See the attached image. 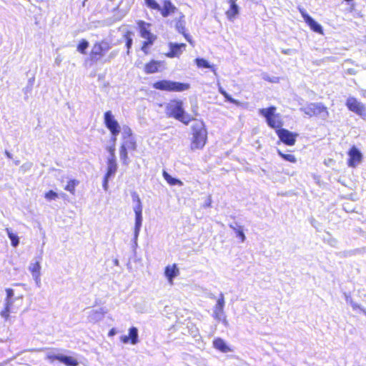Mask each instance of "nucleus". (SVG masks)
<instances>
[{"mask_svg": "<svg viewBox=\"0 0 366 366\" xmlns=\"http://www.w3.org/2000/svg\"><path fill=\"white\" fill-rule=\"evenodd\" d=\"M197 66L199 68L210 69L214 74H216V68L214 65L210 64L206 59L202 58H197L195 59Z\"/></svg>", "mask_w": 366, "mask_h": 366, "instance_id": "obj_26", "label": "nucleus"}, {"mask_svg": "<svg viewBox=\"0 0 366 366\" xmlns=\"http://www.w3.org/2000/svg\"><path fill=\"white\" fill-rule=\"evenodd\" d=\"M5 154L8 158L11 159L12 157L11 154L9 152L6 151Z\"/></svg>", "mask_w": 366, "mask_h": 366, "instance_id": "obj_54", "label": "nucleus"}, {"mask_svg": "<svg viewBox=\"0 0 366 366\" xmlns=\"http://www.w3.org/2000/svg\"><path fill=\"white\" fill-rule=\"evenodd\" d=\"M276 133L280 141L288 146H293L296 142L297 134L292 133L285 129H277Z\"/></svg>", "mask_w": 366, "mask_h": 366, "instance_id": "obj_13", "label": "nucleus"}, {"mask_svg": "<svg viewBox=\"0 0 366 366\" xmlns=\"http://www.w3.org/2000/svg\"><path fill=\"white\" fill-rule=\"evenodd\" d=\"M229 227L236 232L237 236L241 239L242 242H244L246 237L242 226L237 225V224L235 225L231 224H229Z\"/></svg>", "mask_w": 366, "mask_h": 366, "instance_id": "obj_30", "label": "nucleus"}, {"mask_svg": "<svg viewBox=\"0 0 366 366\" xmlns=\"http://www.w3.org/2000/svg\"><path fill=\"white\" fill-rule=\"evenodd\" d=\"M120 340L124 344L130 342L132 345H137L139 342V332L136 327H132L129 329L128 335H122Z\"/></svg>", "mask_w": 366, "mask_h": 366, "instance_id": "obj_15", "label": "nucleus"}, {"mask_svg": "<svg viewBox=\"0 0 366 366\" xmlns=\"http://www.w3.org/2000/svg\"><path fill=\"white\" fill-rule=\"evenodd\" d=\"M145 1V4L146 5L152 9H154V10H160V6L159 4L155 1V0H144Z\"/></svg>", "mask_w": 366, "mask_h": 366, "instance_id": "obj_39", "label": "nucleus"}, {"mask_svg": "<svg viewBox=\"0 0 366 366\" xmlns=\"http://www.w3.org/2000/svg\"><path fill=\"white\" fill-rule=\"evenodd\" d=\"M360 310H362L364 312V313L366 315V311L365 310H362V308Z\"/></svg>", "mask_w": 366, "mask_h": 366, "instance_id": "obj_56", "label": "nucleus"}, {"mask_svg": "<svg viewBox=\"0 0 366 366\" xmlns=\"http://www.w3.org/2000/svg\"><path fill=\"white\" fill-rule=\"evenodd\" d=\"M282 53L285 54H292V50L290 49L282 50Z\"/></svg>", "mask_w": 366, "mask_h": 366, "instance_id": "obj_53", "label": "nucleus"}, {"mask_svg": "<svg viewBox=\"0 0 366 366\" xmlns=\"http://www.w3.org/2000/svg\"><path fill=\"white\" fill-rule=\"evenodd\" d=\"M117 170V164L113 162H107V171L105 174L107 177H113Z\"/></svg>", "mask_w": 366, "mask_h": 366, "instance_id": "obj_32", "label": "nucleus"}, {"mask_svg": "<svg viewBox=\"0 0 366 366\" xmlns=\"http://www.w3.org/2000/svg\"><path fill=\"white\" fill-rule=\"evenodd\" d=\"M346 106L351 112H355L360 117L366 115V109L365 105L355 97H349L347 99Z\"/></svg>", "mask_w": 366, "mask_h": 366, "instance_id": "obj_12", "label": "nucleus"}, {"mask_svg": "<svg viewBox=\"0 0 366 366\" xmlns=\"http://www.w3.org/2000/svg\"><path fill=\"white\" fill-rule=\"evenodd\" d=\"M211 204H212V199H211V197H209L207 199V201L205 202V203L204 204V207H211Z\"/></svg>", "mask_w": 366, "mask_h": 366, "instance_id": "obj_50", "label": "nucleus"}, {"mask_svg": "<svg viewBox=\"0 0 366 366\" xmlns=\"http://www.w3.org/2000/svg\"><path fill=\"white\" fill-rule=\"evenodd\" d=\"M275 111L276 107H270L259 109V113L266 119L267 124L271 128L279 129L282 126V122L281 116L279 114H275Z\"/></svg>", "mask_w": 366, "mask_h": 366, "instance_id": "obj_5", "label": "nucleus"}, {"mask_svg": "<svg viewBox=\"0 0 366 366\" xmlns=\"http://www.w3.org/2000/svg\"><path fill=\"white\" fill-rule=\"evenodd\" d=\"M219 92L220 94H222L226 99L233 104H239V102L234 99H233L227 92L222 87L219 86Z\"/></svg>", "mask_w": 366, "mask_h": 366, "instance_id": "obj_36", "label": "nucleus"}, {"mask_svg": "<svg viewBox=\"0 0 366 366\" xmlns=\"http://www.w3.org/2000/svg\"><path fill=\"white\" fill-rule=\"evenodd\" d=\"M300 110L309 117L319 115L322 119H326L329 116L327 108L321 103H310L300 108Z\"/></svg>", "mask_w": 366, "mask_h": 366, "instance_id": "obj_8", "label": "nucleus"}, {"mask_svg": "<svg viewBox=\"0 0 366 366\" xmlns=\"http://www.w3.org/2000/svg\"><path fill=\"white\" fill-rule=\"evenodd\" d=\"M350 157L348 166L351 167H355L358 164L360 163L362 159L361 152L355 147H352L348 152Z\"/></svg>", "mask_w": 366, "mask_h": 366, "instance_id": "obj_18", "label": "nucleus"}, {"mask_svg": "<svg viewBox=\"0 0 366 366\" xmlns=\"http://www.w3.org/2000/svg\"><path fill=\"white\" fill-rule=\"evenodd\" d=\"M177 9L174 5L172 4L169 0H164L163 4V7L160 6V10H159L162 16L167 17L169 14H173L177 11Z\"/></svg>", "mask_w": 366, "mask_h": 366, "instance_id": "obj_19", "label": "nucleus"}, {"mask_svg": "<svg viewBox=\"0 0 366 366\" xmlns=\"http://www.w3.org/2000/svg\"><path fill=\"white\" fill-rule=\"evenodd\" d=\"M132 44V39L130 38H128L127 41V44H126L128 49H129V48L131 47Z\"/></svg>", "mask_w": 366, "mask_h": 366, "instance_id": "obj_52", "label": "nucleus"}, {"mask_svg": "<svg viewBox=\"0 0 366 366\" xmlns=\"http://www.w3.org/2000/svg\"><path fill=\"white\" fill-rule=\"evenodd\" d=\"M110 49L111 45L107 41L97 42L92 49L91 57L92 59L97 61Z\"/></svg>", "mask_w": 366, "mask_h": 366, "instance_id": "obj_10", "label": "nucleus"}, {"mask_svg": "<svg viewBox=\"0 0 366 366\" xmlns=\"http://www.w3.org/2000/svg\"><path fill=\"white\" fill-rule=\"evenodd\" d=\"M34 79H30L29 80V86L26 87V92H30L31 90V87L34 84Z\"/></svg>", "mask_w": 366, "mask_h": 366, "instance_id": "obj_49", "label": "nucleus"}, {"mask_svg": "<svg viewBox=\"0 0 366 366\" xmlns=\"http://www.w3.org/2000/svg\"><path fill=\"white\" fill-rule=\"evenodd\" d=\"M207 140V131L203 122H195L192 126L191 149H202Z\"/></svg>", "mask_w": 366, "mask_h": 366, "instance_id": "obj_2", "label": "nucleus"}, {"mask_svg": "<svg viewBox=\"0 0 366 366\" xmlns=\"http://www.w3.org/2000/svg\"><path fill=\"white\" fill-rule=\"evenodd\" d=\"M163 64L164 63L162 61L152 60L145 65L144 71L147 74L155 73L163 66Z\"/></svg>", "mask_w": 366, "mask_h": 366, "instance_id": "obj_23", "label": "nucleus"}, {"mask_svg": "<svg viewBox=\"0 0 366 366\" xmlns=\"http://www.w3.org/2000/svg\"><path fill=\"white\" fill-rule=\"evenodd\" d=\"M263 79L266 81H268L272 82V83H277L279 81V78L277 76L269 77L267 75H264Z\"/></svg>", "mask_w": 366, "mask_h": 366, "instance_id": "obj_44", "label": "nucleus"}, {"mask_svg": "<svg viewBox=\"0 0 366 366\" xmlns=\"http://www.w3.org/2000/svg\"><path fill=\"white\" fill-rule=\"evenodd\" d=\"M298 10L300 12L305 23L312 31L320 34H323V29L320 24H319L310 16H309L303 8L299 7Z\"/></svg>", "mask_w": 366, "mask_h": 366, "instance_id": "obj_14", "label": "nucleus"}, {"mask_svg": "<svg viewBox=\"0 0 366 366\" xmlns=\"http://www.w3.org/2000/svg\"><path fill=\"white\" fill-rule=\"evenodd\" d=\"M137 24L139 29L140 35L142 38L145 39L142 46V50L145 54H147L148 46L153 44L154 40L156 39V36L150 32L149 24L146 23L143 21H139Z\"/></svg>", "mask_w": 366, "mask_h": 366, "instance_id": "obj_7", "label": "nucleus"}, {"mask_svg": "<svg viewBox=\"0 0 366 366\" xmlns=\"http://www.w3.org/2000/svg\"><path fill=\"white\" fill-rule=\"evenodd\" d=\"M11 305H6L5 304V308L4 310L1 312V316L5 319H7L9 316V312L11 311L10 307Z\"/></svg>", "mask_w": 366, "mask_h": 366, "instance_id": "obj_43", "label": "nucleus"}, {"mask_svg": "<svg viewBox=\"0 0 366 366\" xmlns=\"http://www.w3.org/2000/svg\"><path fill=\"white\" fill-rule=\"evenodd\" d=\"M88 41L85 39H82L77 46V51L81 54H85L86 49L88 48Z\"/></svg>", "mask_w": 366, "mask_h": 366, "instance_id": "obj_38", "label": "nucleus"}, {"mask_svg": "<svg viewBox=\"0 0 366 366\" xmlns=\"http://www.w3.org/2000/svg\"><path fill=\"white\" fill-rule=\"evenodd\" d=\"M60 362L66 366H77L79 362L76 358L71 356H66L62 354Z\"/></svg>", "mask_w": 366, "mask_h": 366, "instance_id": "obj_27", "label": "nucleus"}, {"mask_svg": "<svg viewBox=\"0 0 366 366\" xmlns=\"http://www.w3.org/2000/svg\"><path fill=\"white\" fill-rule=\"evenodd\" d=\"M277 154L280 157H281L284 160L287 161L291 163H296L297 158L295 155L292 154H284L281 150L277 149Z\"/></svg>", "mask_w": 366, "mask_h": 366, "instance_id": "obj_33", "label": "nucleus"}, {"mask_svg": "<svg viewBox=\"0 0 366 366\" xmlns=\"http://www.w3.org/2000/svg\"><path fill=\"white\" fill-rule=\"evenodd\" d=\"M32 167V162H26L20 167L19 172H21L22 174H25L26 172L30 171Z\"/></svg>", "mask_w": 366, "mask_h": 366, "instance_id": "obj_40", "label": "nucleus"}, {"mask_svg": "<svg viewBox=\"0 0 366 366\" xmlns=\"http://www.w3.org/2000/svg\"><path fill=\"white\" fill-rule=\"evenodd\" d=\"M79 184V182L76 179H71L67 182L64 189L69 192L71 194H75V188Z\"/></svg>", "mask_w": 366, "mask_h": 366, "instance_id": "obj_31", "label": "nucleus"}, {"mask_svg": "<svg viewBox=\"0 0 366 366\" xmlns=\"http://www.w3.org/2000/svg\"><path fill=\"white\" fill-rule=\"evenodd\" d=\"M115 55H116V53H114V52H112V53L111 54V56H112V57H113V56H114Z\"/></svg>", "mask_w": 366, "mask_h": 366, "instance_id": "obj_55", "label": "nucleus"}, {"mask_svg": "<svg viewBox=\"0 0 366 366\" xmlns=\"http://www.w3.org/2000/svg\"><path fill=\"white\" fill-rule=\"evenodd\" d=\"M111 177H107L104 176V182H103V188L105 191L108 190V183H109V179Z\"/></svg>", "mask_w": 366, "mask_h": 366, "instance_id": "obj_46", "label": "nucleus"}, {"mask_svg": "<svg viewBox=\"0 0 366 366\" xmlns=\"http://www.w3.org/2000/svg\"><path fill=\"white\" fill-rule=\"evenodd\" d=\"M179 274V269L176 264H168L164 269V276L170 285L174 284V279Z\"/></svg>", "mask_w": 366, "mask_h": 366, "instance_id": "obj_17", "label": "nucleus"}, {"mask_svg": "<svg viewBox=\"0 0 366 366\" xmlns=\"http://www.w3.org/2000/svg\"><path fill=\"white\" fill-rule=\"evenodd\" d=\"M122 141L119 149V157L122 164L127 166L129 164L128 152L137 149V142L132 134V129L127 125L122 128Z\"/></svg>", "mask_w": 366, "mask_h": 366, "instance_id": "obj_1", "label": "nucleus"}, {"mask_svg": "<svg viewBox=\"0 0 366 366\" xmlns=\"http://www.w3.org/2000/svg\"><path fill=\"white\" fill-rule=\"evenodd\" d=\"M58 197H59L58 194L52 190L47 192L44 194V197L48 201L55 200L58 198Z\"/></svg>", "mask_w": 366, "mask_h": 366, "instance_id": "obj_42", "label": "nucleus"}, {"mask_svg": "<svg viewBox=\"0 0 366 366\" xmlns=\"http://www.w3.org/2000/svg\"><path fill=\"white\" fill-rule=\"evenodd\" d=\"M6 230L8 237L11 242V245L14 247H17L19 243V237L16 234H14L10 229L6 228Z\"/></svg>", "mask_w": 366, "mask_h": 366, "instance_id": "obj_34", "label": "nucleus"}, {"mask_svg": "<svg viewBox=\"0 0 366 366\" xmlns=\"http://www.w3.org/2000/svg\"><path fill=\"white\" fill-rule=\"evenodd\" d=\"M176 29L177 30L182 34L184 35V36L185 37V39L190 43V44H192V41L189 36V34H186L185 31H184V21L182 20H179L177 24H176Z\"/></svg>", "mask_w": 366, "mask_h": 366, "instance_id": "obj_28", "label": "nucleus"}, {"mask_svg": "<svg viewBox=\"0 0 366 366\" xmlns=\"http://www.w3.org/2000/svg\"><path fill=\"white\" fill-rule=\"evenodd\" d=\"M61 61H62V58H61V56L60 55L57 56L55 58L54 63L57 66H59L61 64Z\"/></svg>", "mask_w": 366, "mask_h": 366, "instance_id": "obj_48", "label": "nucleus"}, {"mask_svg": "<svg viewBox=\"0 0 366 366\" xmlns=\"http://www.w3.org/2000/svg\"><path fill=\"white\" fill-rule=\"evenodd\" d=\"M225 300L223 293H220L217 299V302L213 308V317L219 322L227 323L226 315L224 312Z\"/></svg>", "mask_w": 366, "mask_h": 366, "instance_id": "obj_9", "label": "nucleus"}, {"mask_svg": "<svg viewBox=\"0 0 366 366\" xmlns=\"http://www.w3.org/2000/svg\"><path fill=\"white\" fill-rule=\"evenodd\" d=\"M61 355H62L61 353H59V352H57L55 351H51L46 354V359L50 362H53L54 360H59L60 362V360H61L60 357H61Z\"/></svg>", "mask_w": 366, "mask_h": 366, "instance_id": "obj_35", "label": "nucleus"}, {"mask_svg": "<svg viewBox=\"0 0 366 366\" xmlns=\"http://www.w3.org/2000/svg\"><path fill=\"white\" fill-rule=\"evenodd\" d=\"M169 51L165 54L169 58L179 57L182 52L185 50V44H177L169 42L168 44Z\"/></svg>", "mask_w": 366, "mask_h": 366, "instance_id": "obj_16", "label": "nucleus"}, {"mask_svg": "<svg viewBox=\"0 0 366 366\" xmlns=\"http://www.w3.org/2000/svg\"><path fill=\"white\" fill-rule=\"evenodd\" d=\"M29 271L38 287L41 286V258H35L29 265Z\"/></svg>", "mask_w": 366, "mask_h": 366, "instance_id": "obj_11", "label": "nucleus"}, {"mask_svg": "<svg viewBox=\"0 0 366 366\" xmlns=\"http://www.w3.org/2000/svg\"><path fill=\"white\" fill-rule=\"evenodd\" d=\"M104 312L102 309L99 310H90L87 312V320L90 322H97L100 321L104 317Z\"/></svg>", "mask_w": 366, "mask_h": 366, "instance_id": "obj_20", "label": "nucleus"}, {"mask_svg": "<svg viewBox=\"0 0 366 366\" xmlns=\"http://www.w3.org/2000/svg\"><path fill=\"white\" fill-rule=\"evenodd\" d=\"M236 1L237 0H228L230 7L226 11V16L230 21H233L239 14V6L237 5Z\"/></svg>", "mask_w": 366, "mask_h": 366, "instance_id": "obj_21", "label": "nucleus"}, {"mask_svg": "<svg viewBox=\"0 0 366 366\" xmlns=\"http://www.w3.org/2000/svg\"><path fill=\"white\" fill-rule=\"evenodd\" d=\"M117 334V330L115 328H112L109 332V336L112 337Z\"/></svg>", "mask_w": 366, "mask_h": 366, "instance_id": "obj_51", "label": "nucleus"}, {"mask_svg": "<svg viewBox=\"0 0 366 366\" xmlns=\"http://www.w3.org/2000/svg\"><path fill=\"white\" fill-rule=\"evenodd\" d=\"M166 114L168 117H172L182 122L184 124H188L191 120V117L186 114L182 107V102L180 101H171L166 107Z\"/></svg>", "mask_w": 366, "mask_h": 366, "instance_id": "obj_3", "label": "nucleus"}, {"mask_svg": "<svg viewBox=\"0 0 366 366\" xmlns=\"http://www.w3.org/2000/svg\"><path fill=\"white\" fill-rule=\"evenodd\" d=\"M345 297L347 303L350 304L353 310L361 309L360 305L355 302L350 295L345 293Z\"/></svg>", "mask_w": 366, "mask_h": 366, "instance_id": "obj_37", "label": "nucleus"}, {"mask_svg": "<svg viewBox=\"0 0 366 366\" xmlns=\"http://www.w3.org/2000/svg\"><path fill=\"white\" fill-rule=\"evenodd\" d=\"M107 150L109 154L115 153V142H113V144L112 146L107 147Z\"/></svg>", "mask_w": 366, "mask_h": 366, "instance_id": "obj_47", "label": "nucleus"}, {"mask_svg": "<svg viewBox=\"0 0 366 366\" xmlns=\"http://www.w3.org/2000/svg\"><path fill=\"white\" fill-rule=\"evenodd\" d=\"M107 162L117 163L115 153L109 154V156L107 158Z\"/></svg>", "mask_w": 366, "mask_h": 366, "instance_id": "obj_45", "label": "nucleus"}, {"mask_svg": "<svg viewBox=\"0 0 366 366\" xmlns=\"http://www.w3.org/2000/svg\"><path fill=\"white\" fill-rule=\"evenodd\" d=\"M153 87L162 91L183 92L189 88V84L171 80H161L154 83Z\"/></svg>", "mask_w": 366, "mask_h": 366, "instance_id": "obj_4", "label": "nucleus"}, {"mask_svg": "<svg viewBox=\"0 0 366 366\" xmlns=\"http://www.w3.org/2000/svg\"><path fill=\"white\" fill-rule=\"evenodd\" d=\"M6 298L5 300V304L11 305L13 304L12 297L14 296V290L12 289H6Z\"/></svg>", "mask_w": 366, "mask_h": 366, "instance_id": "obj_41", "label": "nucleus"}, {"mask_svg": "<svg viewBox=\"0 0 366 366\" xmlns=\"http://www.w3.org/2000/svg\"><path fill=\"white\" fill-rule=\"evenodd\" d=\"M104 122L106 127L111 132L112 142H116L117 136L119 133L122 134V127L119 125L111 111H107L104 113Z\"/></svg>", "mask_w": 366, "mask_h": 366, "instance_id": "obj_6", "label": "nucleus"}, {"mask_svg": "<svg viewBox=\"0 0 366 366\" xmlns=\"http://www.w3.org/2000/svg\"><path fill=\"white\" fill-rule=\"evenodd\" d=\"M132 199L134 202H136V204L134 206L133 209L135 215H142V204L141 199L139 197V195L134 192L132 194Z\"/></svg>", "mask_w": 366, "mask_h": 366, "instance_id": "obj_25", "label": "nucleus"}, {"mask_svg": "<svg viewBox=\"0 0 366 366\" xmlns=\"http://www.w3.org/2000/svg\"><path fill=\"white\" fill-rule=\"evenodd\" d=\"M349 73L351 74H353L352 71H350V70H349Z\"/></svg>", "mask_w": 366, "mask_h": 366, "instance_id": "obj_57", "label": "nucleus"}, {"mask_svg": "<svg viewBox=\"0 0 366 366\" xmlns=\"http://www.w3.org/2000/svg\"><path fill=\"white\" fill-rule=\"evenodd\" d=\"M143 217L142 215H135V224L134 229V242L137 245V239L142 225Z\"/></svg>", "mask_w": 366, "mask_h": 366, "instance_id": "obj_24", "label": "nucleus"}, {"mask_svg": "<svg viewBox=\"0 0 366 366\" xmlns=\"http://www.w3.org/2000/svg\"><path fill=\"white\" fill-rule=\"evenodd\" d=\"M163 177L164 179L167 181L168 184L170 185H183V183L179 179H177L176 178L172 177L171 175H169L166 171L163 172Z\"/></svg>", "mask_w": 366, "mask_h": 366, "instance_id": "obj_29", "label": "nucleus"}, {"mask_svg": "<svg viewBox=\"0 0 366 366\" xmlns=\"http://www.w3.org/2000/svg\"><path fill=\"white\" fill-rule=\"evenodd\" d=\"M213 346L219 351L227 353L232 352V348L226 343V342L221 338H216L213 341Z\"/></svg>", "mask_w": 366, "mask_h": 366, "instance_id": "obj_22", "label": "nucleus"}]
</instances>
